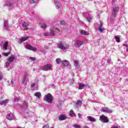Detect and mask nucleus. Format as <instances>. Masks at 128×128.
<instances>
[{
    "label": "nucleus",
    "instance_id": "e433bc0d",
    "mask_svg": "<svg viewBox=\"0 0 128 128\" xmlns=\"http://www.w3.org/2000/svg\"><path fill=\"white\" fill-rule=\"evenodd\" d=\"M28 108V102H24L23 108Z\"/></svg>",
    "mask_w": 128,
    "mask_h": 128
},
{
    "label": "nucleus",
    "instance_id": "ea45409f",
    "mask_svg": "<svg viewBox=\"0 0 128 128\" xmlns=\"http://www.w3.org/2000/svg\"><path fill=\"white\" fill-rule=\"evenodd\" d=\"M20 100V98H18V97H16L14 99V100H13V102H18Z\"/></svg>",
    "mask_w": 128,
    "mask_h": 128
},
{
    "label": "nucleus",
    "instance_id": "3c124183",
    "mask_svg": "<svg viewBox=\"0 0 128 128\" xmlns=\"http://www.w3.org/2000/svg\"><path fill=\"white\" fill-rule=\"evenodd\" d=\"M0 100H2V97H1V98H0Z\"/></svg>",
    "mask_w": 128,
    "mask_h": 128
},
{
    "label": "nucleus",
    "instance_id": "6e6552de",
    "mask_svg": "<svg viewBox=\"0 0 128 128\" xmlns=\"http://www.w3.org/2000/svg\"><path fill=\"white\" fill-rule=\"evenodd\" d=\"M38 80L36 79L34 82L32 83L30 86V88L32 90H38Z\"/></svg>",
    "mask_w": 128,
    "mask_h": 128
},
{
    "label": "nucleus",
    "instance_id": "c9c22d12",
    "mask_svg": "<svg viewBox=\"0 0 128 128\" xmlns=\"http://www.w3.org/2000/svg\"><path fill=\"white\" fill-rule=\"evenodd\" d=\"M123 46H126V52H128V44H126V42H124V43L123 44Z\"/></svg>",
    "mask_w": 128,
    "mask_h": 128
},
{
    "label": "nucleus",
    "instance_id": "20e7f679",
    "mask_svg": "<svg viewBox=\"0 0 128 128\" xmlns=\"http://www.w3.org/2000/svg\"><path fill=\"white\" fill-rule=\"evenodd\" d=\"M44 100L46 102H48V104H52V100H54V96H52V94H48L44 96Z\"/></svg>",
    "mask_w": 128,
    "mask_h": 128
},
{
    "label": "nucleus",
    "instance_id": "a19ab883",
    "mask_svg": "<svg viewBox=\"0 0 128 128\" xmlns=\"http://www.w3.org/2000/svg\"><path fill=\"white\" fill-rule=\"evenodd\" d=\"M60 24H62V25L66 24V22H64V20H61L60 22Z\"/></svg>",
    "mask_w": 128,
    "mask_h": 128
},
{
    "label": "nucleus",
    "instance_id": "9b49d317",
    "mask_svg": "<svg viewBox=\"0 0 128 128\" xmlns=\"http://www.w3.org/2000/svg\"><path fill=\"white\" fill-rule=\"evenodd\" d=\"M101 112H107L108 114H110V112H112V111L106 107H103L101 108Z\"/></svg>",
    "mask_w": 128,
    "mask_h": 128
},
{
    "label": "nucleus",
    "instance_id": "de8ad7c7",
    "mask_svg": "<svg viewBox=\"0 0 128 128\" xmlns=\"http://www.w3.org/2000/svg\"><path fill=\"white\" fill-rule=\"evenodd\" d=\"M2 80V76L0 74V80Z\"/></svg>",
    "mask_w": 128,
    "mask_h": 128
},
{
    "label": "nucleus",
    "instance_id": "7ed1b4c3",
    "mask_svg": "<svg viewBox=\"0 0 128 128\" xmlns=\"http://www.w3.org/2000/svg\"><path fill=\"white\" fill-rule=\"evenodd\" d=\"M57 47L62 50H66L70 48V46L66 44L65 42L60 41L57 44Z\"/></svg>",
    "mask_w": 128,
    "mask_h": 128
},
{
    "label": "nucleus",
    "instance_id": "393cba45",
    "mask_svg": "<svg viewBox=\"0 0 128 128\" xmlns=\"http://www.w3.org/2000/svg\"><path fill=\"white\" fill-rule=\"evenodd\" d=\"M56 62L57 64H62V59L60 58H58L56 60Z\"/></svg>",
    "mask_w": 128,
    "mask_h": 128
},
{
    "label": "nucleus",
    "instance_id": "72a5a7b5",
    "mask_svg": "<svg viewBox=\"0 0 128 128\" xmlns=\"http://www.w3.org/2000/svg\"><path fill=\"white\" fill-rule=\"evenodd\" d=\"M74 66L76 68H78L80 66V64H78V61L76 60L74 62Z\"/></svg>",
    "mask_w": 128,
    "mask_h": 128
},
{
    "label": "nucleus",
    "instance_id": "a211bd4d",
    "mask_svg": "<svg viewBox=\"0 0 128 128\" xmlns=\"http://www.w3.org/2000/svg\"><path fill=\"white\" fill-rule=\"evenodd\" d=\"M28 24L26 22H24L23 24H22V26L24 28V30H28Z\"/></svg>",
    "mask_w": 128,
    "mask_h": 128
},
{
    "label": "nucleus",
    "instance_id": "f8f14e48",
    "mask_svg": "<svg viewBox=\"0 0 128 128\" xmlns=\"http://www.w3.org/2000/svg\"><path fill=\"white\" fill-rule=\"evenodd\" d=\"M62 66H68V68H70V62L68 60H63L62 62Z\"/></svg>",
    "mask_w": 128,
    "mask_h": 128
},
{
    "label": "nucleus",
    "instance_id": "4c0bfd02",
    "mask_svg": "<svg viewBox=\"0 0 128 128\" xmlns=\"http://www.w3.org/2000/svg\"><path fill=\"white\" fill-rule=\"evenodd\" d=\"M10 54V52H8V53L2 52V56H8Z\"/></svg>",
    "mask_w": 128,
    "mask_h": 128
},
{
    "label": "nucleus",
    "instance_id": "f704fd0d",
    "mask_svg": "<svg viewBox=\"0 0 128 128\" xmlns=\"http://www.w3.org/2000/svg\"><path fill=\"white\" fill-rule=\"evenodd\" d=\"M72 126L73 128H82V126L80 125L76 124H73Z\"/></svg>",
    "mask_w": 128,
    "mask_h": 128
},
{
    "label": "nucleus",
    "instance_id": "f03ea898",
    "mask_svg": "<svg viewBox=\"0 0 128 128\" xmlns=\"http://www.w3.org/2000/svg\"><path fill=\"white\" fill-rule=\"evenodd\" d=\"M16 56L15 55H12L9 58H8L6 60V68H8V70L12 68V62H14V60H16Z\"/></svg>",
    "mask_w": 128,
    "mask_h": 128
},
{
    "label": "nucleus",
    "instance_id": "37998d69",
    "mask_svg": "<svg viewBox=\"0 0 128 128\" xmlns=\"http://www.w3.org/2000/svg\"><path fill=\"white\" fill-rule=\"evenodd\" d=\"M110 62H112V59L110 58H109L108 60H107L108 64H110Z\"/></svg>",
    "mask_w": 128,
    "mask_h": 128
},
{
    "label": "nucleus",
    "instance_id": "79ce46f5",
    "mask_svg": "<svg viewBox=\"0 0 128 128\" xmlns=\"http://www.w3.org/2000/svg\"><path fill=\"white\" fill-rule=\"evenodd\" d=\"M30 60H31L32 62H34V60H36V58H32V57H30Z\"/></svg>",
    "mask_w": 128,
    "mask_h": 128
},
{
    "label": "nucleus",
    "instance_id": "39448f33",
    "mask_svg": "<svg viewBox=\"0 0 128 128\" xmlns=\"http://www.w3.org/2000/svg\"><path fill=\"white\" fill-rule=\"evenodd\" d=\"M28 74L26 72H24L22 73V84H26L28 83Z\"/></svg>",
    "mask_w": 128,
    "mask_h": 128
},
{
    "label": "nucleus",
    "instance_id": "f3484780",
    "mask_svg": "<svg viewBox=\"0 0 128 128\" xmlns=\"http://www.w3.org/2000/svg\"><path fill=\"white\" fill-rule=\"evenodd\" d=\"M98 30L100 32H104V26H102V24H100L98 28Z\"/></svg>",
    "mask_w": 128,
    "mask_h": 128
},
{
    "label": "nucleus",
    "instance_id": "09e8293b",
    "mask_svg": "<svg viewBox=\"0 0 128 128\" xmlns=\"http://www.w3.org/2000/svg\"><path fill=\"white\" fill-rule=\"evenodd\" d=\"M30 14H34V12H30Z\"/></svg>",
    "mask_w": 128,
    "mask_h": 128
},
{
    "label": "nucleus",
    "instance_id": "a878e982",
    "mask_svg": "<svg viewBox=\"0 0 128 128\" xmlns=\"http://www.w3.org/2000/svg\"><path fill=\"white\" fill-rule=\"evenodd\" d=\"M114 38L116 42H120V36H114Z\"/></svg>",
    "mask_w": 128,
    "mask_h": 128
},
{
    "label": "nucleus",
    "instance_id": "0eeeda50",
    "mask_svg": "<svg viewBox=\"0 0 128 128\" xmlns=\"http://www.w3.org/2000/svg\"><path fill=\"white\" fill-rule=\"evenodd\" d=\"M42 70L46 72H48V70H52V64H45L42 66Z\"/></svg>",
    "mask_w": 128,
    "mask_h": 128
},
{
    "label": "nucleus",
    "instance_id": "7c9ffc66",
    "mask_svg": "<svg viewBox=\"0 0 128 128\" xmlns=\"http://www.w3.org/2000/svg\"><path fill=\"white\" fill-rule=\"evenodd\" d=\"M70 116L71 118H72V116H75L74 112V110H70Z\"/></svg>",
    "mask_w": 128,
    "mask_h": 128
},
{
    "label": "nucleus",
    "instance_id": "9d476101",
    "mask_svg": "<svg viewBox=\"0 0 128 128\" xmlns=\"http://www.w3.org/2000/svg\"><path fill=\"white\" fill-rule=\"evenodd\" d=\"M100 120L102 122H108V117L104 115L100 116Z\"/></svg>",
    "mask_w": 128,
    "mask_h": 128
},
{
    "label": "nucleus",
    "instance_id": "473e14b6",
    "mask_svg": "<svg viewBox=\"0 0 128 128\" xmlns=\"http://www.w3.org/2000/svg\"><path fill=\"white\" fill-rule=\"evenodd\" d=\"M8 42H6L4 44V50H8Z\"/></svg>",
    "mask_w": 128,
    "mask_h": 128
},
{
    "label": "nucleus",
    "instance_id": "2eb2a0df",
    "mask_svg": "<svg viewBox=\"0 0 128 128\" xmlns=\"http://www.w3.org/2000/svg\"><path fill=\"white\" fill-rule=\"evenodd\" d=\"M6 118L9 120H12L14 118V114L10 113L7 115Z\"/></svg>",
    "mask_w": 128,
    "mask_h": 128
},
{
    "label": "nucleus",
    "instance_id": "c756f323",
    "mask_svg": "<svg viewBox=\"0 0 128 128\" xmlns=\"http://www.w3.org/2000/svg\"><path fill=\"white\" fill-rule=\"evenodd\" d=\"M34 95L35 96L38 98H40L42 96V94H40V92H36Z\"/></svg>",
    "mask_w": 128,
    "mask_h": 128
},
{
    "label": "nucleus",
    "instance_id": "4be33fe9",
    "mask_svg": "<svg viewBox=\"0 0 128 128\" xmlns=\"http://www.w3.org/2000/svg\"><path fill=\"white\" fill-rule=\"evenodd\" d=\"M87 118L88 120H89V122H96V119L90 116H87Z\"/></svg>",
    "mask_w": 128,
    "mask_h": 128
},
{
    "label": "nucleus",
    "instance_id": "1a4fd4ad",
    "mask_svg": "<svg viewBox=\"0 0 128 128\" xmlns=\"http://www.w3.org/2000/svg\"><path fill=\"white\" fill-rule=\"evenodd\" d=\"M82 44H84V42L82 41L77 40L74 42L75 48H80V46H82Z\"/></svg>",
    "mask_w": 128,
    "mask_h": 128
},
{
    "label": "nucleus",
    "instance_id": "603ef678",
    "mask_svg": "<svg viewBox=\"0 0 128 128\" xmlns=\"http://www.w3.org/2000/svg\"><path fill=\"white\" fill-rule=\"evenodd\" d=\"M2 58V55H0V58Z\"/></svg>",
    "mask_w": 128,
    "mask_h": 128
},
{
    "label": "nucleus",
    "instance_id": "ddd939ff",
    "mask_svg": "<svg viewBox=\"0 0 128 128\" xmlns=\"http://www.w3.org/2000/svg\"><path fill=\"white\" fill-rule=\"evenodd\" d=\"M28 37H21L18 40V44H22V42H24L28 40Z\"/></svg>",
    "mask_w": 128,
    "mask_h": 128
},
{
    "label": "nucleus",
    "instance_id": "2f4dec72",
    "mask_svg": "<svg viewBox=\"0 0 128 128\" xmlns=\"http://www.w3.org/2000/svg\"><path fill=\"white\" fill-rule=\"evenodd\" d=\"M92 16H88L86 17V20H87V21L88 22L92 21Z\"/></svg>",
    "mask_w": 128,
    "mask_h": 128
},
{
    "label": "nucleus",
    "instance_id": "5701e85b",
    "mask_svg": "<svg viewBox=\"0 0 128 128\" xmlns=\"http://www.w3.org/2000/svg\"><path fill=\"white\" fill-rule=\"evenodd\" d=\"M78 86H79L78 90H82L86 86V84L82 83H78Z\"/></svg>",
    "mask_w": 128,
    "mask_h": 128
},
{
    "label": "nucleus",
    "instance_id": "c85d7f7f",
    "mask_svg": "<svg viewBox=\"0 0 128 128\" xmlns=\"http://www.w3.org/2000/svg\"><path fill=\"white\" fill-rule=\"evenodd\" d=\"M47 26H46V23L41 24V28H43V30H46V28Z\"/></svg>",
    "mask_w": 128,
    "mask_h": 128
},
{
    "label": "nucleus",
    "instance_id": "b1692460",
    "mask_svg": "<svg viewBox=\"0 0 128 128\" xmlns=\"http://www.w3.org/2000/svg\"><path fill=\"white\" fill-rule=\"evenodd\" d=\"M82 102L81 100L78 101L75 105V108H80V106H82Z\"/></svg>",
    "mask_w": 128,
    "mask_h": 128
},
{
    "label": "nucleus",
    "instance_id": "412c9836",
    "mask_svg": "<svg viewBox=\"0 0 128 128\" xmlns=\"http://www.w3.org/2000/svg\"><path fill=\"white\" fill-rule=\"evenodd\" d=\"M4 29L8 30V24L6 20L4 21Z\"/></svg>",
    "mask_w": 128,
    "mask_h": 128
},
{
    "label": "nucleus",
    "instance_id": "6ab92c4d",
    "mask_svg": "<svg viewBox=\"0 0 128 128\" xmlns=\"http://www.w3.org/2000/svg\"><path fill=\"white\" fill-rule=\"evenodd\" d=\"M54 4L56 8H60V3L59 0H56L54 1Z\"/></svg>",
    "mask_w": 128,
    "mask_h": 128
},
{
    "label": "nucleus",
    "instance_id": "aec40b11",
    "mask_svg": "<svg viewBox=\"0 0 128 128\" xmlns=\"http://www.w3.org/2000/svg\"><path fill=\"white\" fill-rule=\"evenodd\" d=\"M66 119V116L64 114H61L58 117L59 120H64Z\"/></svg>",
    "mask_w": 128,
    "mask_h": 128
},
{
    "label": "nucleus",
    "instance_id": "bb28decb",
    "mask_svg": "<svg viewBox=\"0 0 128 128\" xmlns=\"http://www.w3.org/2000/svg\"><path fill=\"white\" fill-rule=\"evenodd\" d=\"M80 33L82 34H84V36H88V32H86L85 30H80Z\"/></svg>",
    "mask_w": 128,
    "mask_h": 128
},
{
    "label": "nucleus",
    "instance_id": "dca6fc26",
    "mask_svg": "<svg viewBox=\"0 0 128 128\" xmlns=\"http://www.w3.org/2000/svg\"><path fill=\"white\" fill-rule=\"evenodd\" d=\"M10 102V100H0V106H6V104Z\"/></svg>",
    "mask_w": 128,
    "mask_h": 128
},
{
    "label": "nucleus",
    "instance_id": "4468645a",
    "mask_svg": "<svg viewBox=\"0 0 128 128\" xmlns=\"http://www.w3.org/2000/svg\"><path fill=\"white\" fill-rule=\"evenodd\" d=\"M26 48L27 50H33V52H36V48L32 47L30 44H28L26 46Z\"/></svg>",
    "mask_w": 128,
    "mask_h": 128
},
{
    "label": "nucleus",
    "instance_id": "58836bf2",
    "mask_svg": "<svg viewBox=\"0 0 128 128\" xmlns=\"http://www.w3.org/2000/svg\"><path fill=\"white\" fill-rule=\"evenodd\" d=\"M30 2L31 4H36V2H38V0H30Z\"/></svg>",
    "mask_w": 128,
    "mask_h": 128
},
{
    "label": "nucleus",
    "instance_id": "c03bdc74",
    "mask_svg": "<svg viewBox=\"0 0 128 128\" xmlns=\"http://www.w3.org/2000/svg\"><path fill=\"white\" fill-rule=\"evenodd\" d=\"M8 84H10V82L11 84H14V81H12V80H10V81L8 80Z\"/></svg>",
    "mask_w": 128,
    "mask_h": 128
},
{
    "label": "nucleus",
    "instance_id": "cd10ccee",
    "mask_svg": "<svg viewBox=\"0 0 128 128\" xmlns=\"http://www.w3.org/2000/svg\"><path fill=\"white\" fill-rule=\"evenodd\" d=\"M5 6H9V8L10 9L12 8V4L10 2H6L5 3Z\"/></svg>",
    "mask_w": 128,
    "mask_h": 128
},
{
    "label": "nucleus",
    "instance_id": "a18cd8bd",
    "mask_svg": "<svg viewBox=\"0 0 128 128\" xmlns=\"http://www.w3.org/2000/svg\"><path fill=\"white\" fill-rule=\"evenodd\" d=\"M111 128H120V127L118 126H113Z\"/></svg>",
    "mask_w": 128,
    "mask_h": 128
},
{
    "label": "nucleus",
    "instance_id": "8fccbe9b",
    "mask_svg": "<svg viewBox=\"0 0 128 128\" xmlns=\"http://www.w3.org/2000/svg\"><path fill=\"white\" fill-rule=\"evenodd\" d=\"M126 72H128V68H126Z\"/></svg>",
    "mask_w": 128,
    "mask_h": 128
},
{
    "label": "nucleus",
    "instance_id": "49530a36",
    "mask_svg": "<svg viewBox=\"0 0 128 128\" xmlns=\"http://www.w3.org/2000/svg\"><path fill=\"white\" fill-rule=\"evenodd\" d=\"M82 115L80 113L78 114V118H82Z\"/></svg>",
    "mask_w": 128,
    "mask_h": 128
},
{
    "label": "nucleus",
    "instance_id": "f257e3e1",
    "mask_svg": "<svg viewBox=\"0 0 128 128\" xmlns=\"http://www.w3.org/2000/svg\"><path fill=\"white\" fill-rule=\"evenodd\" d=\"M60 32V30L57 28L56 27L54 26L51 27L50 28V33H48V32H44L43 34L44 36H56L58 32Z\"/></svg>",
    "mask_w": 128,
    "mask_h": 128
},
{
    "label": "nucleus",
    "instance_id": "423d86ee",
    "mask_svg": "<svg viewBox=\"0 0 128 128\" xmlns=\"http://www.w3.org/2000/svg\"><path fill=\"white\" fill-rule=\"evenodd\" d=\"M118 10H120V6H116L113 7L112 12V18H116V14L118 12Z\"/></svg>",
    "mask_w": 128,
    "mask_h": 128
}]
</instances>
